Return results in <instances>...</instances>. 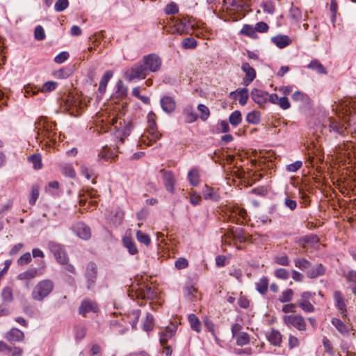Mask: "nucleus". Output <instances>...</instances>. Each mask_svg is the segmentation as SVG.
<instances>
[{"label":"nucleus","instance_id":"nucleus-53","mask_svg":"<svg viewBox=\"0 0 356 356\" xmlns=\"http://www.w3.org/2000/svg\"><path fill=\"white\" fill-rule=\"evenodd\" d=\"M290 16L296 22L301 19L302 14L298 7H292L290 10Z\"/></svg>","mask_w":356,"mask_h":356},{"label":"nucleus","instance_id":"nucleus-6","mask_svg":"<svg viewBox=\"0 0 356 356\" xmlns=\"http://www.w3.org/2000/svg\"><path fill=\"white\" fill-rule=\"evenodd\" d=\"M170 22L173 24L174 30L170 31L172 33H178L184 35L188 33V26L193 27V19L188 15H182L181 17L172 16L169 18Z\"/></svg>","mask_w":356,"mask_h":356},{"label":"nucleus","instance_id":"nucleus-46","mask_svg":"<svg viewBox=\"0 0 356 356\" xmlns=\"http://www.w3.org/2000/svg\"><path fill=\"white\" fill-rule=\"evenodd\" d=\"M298 305L307 313H312L315 309L310 301H298Z\"/></svg>","mask_w":356,"mask_h":356},{"label":"nucleus","instance_id":"nucleus-1","mask_svg":"<svg viewBox=\"0 0 356 356\" xmlns=\"http://www.w3.org/2000/svg\"><path fill=\"white\" fill-rule=\"evenodd\" d=\"M35 138L42 142L44 139L55 143L57 139L56 124L43 116L39 117L35 122Z\"/></svg>","mask_w":356,"mask_h":356},{"label":"nucleus","instance_id":"nucleus-55","mask_svg":"<svg viewBox=\"0 0 356 356\" xmlns=\"http://www.w3.org/2000/svg\"><path fill=\"white\" fill-rule=\"evenodd\" d=\"M165 12L167 15L177 14L179 12V7L175 2H171L165 6Z\"/></svg>","mask_w":356,"mask_h":356},{"label":"nucleus","instance_id":"nucleus-48","mask_svg":"<svg viewBox=\"0 0 356 356\" xmlns=\"http://www.w3.org/2000/svg\"><path fill=\"white\" fill-rule=\"evenodd\" d=\"M1 298L3 302H10L13 300L12 289L9 287H6L3 289L1 293Z\"/></svg>","mask_w":356,"mask_h":356},{"label":"nucleus","instance_id":"nucleus-29","mask_svg":"<svg viewBox=\"0 0 356 356\" xmlns=\"http://www.w3.org/2000/svg\"><path fill=\"white\" fill-rule=\"evenodd\" d=\"M184 114L185 115V121L187 123H192L197 118L195 108L192 106H187L184 110Z\"/></svg>","mask_w":356,"mask_h":356},{"label":"nucleus","instance_id":"nucleus-2","mask_svg":"<svg viewBox=\"0 0 356 356\" xmlns=\"http://www.w3.org/2000/svg\"><path fill=\"white\" fill-rule=\"evenodd\" d=\"M336 109L339 118L343 119L349 125L356 122V99H346L337 105Z\"/></svg>","mask_w":356,"mask_h":356},{"label":"nucleus","instance_id":"nucleus-58","mask_svg":"<svg viewBox=\"0 0 356 356\" xmlns=\"http://www.w3.org/2000/svg\"><path fill=\"white\" fill-rule=\"evenodd\" d=\"M274 261L281 266H289V259L288 257L286 254H282L280 256H276L274 258Z\"/></svg>","mask_w":356,"mask_h":356},{"label":"nucleus","instance_id":"nucleus-61","mask_svg":"<svg viewBox=\"0 0 356 356\" xmlns=\"http://www.w3.org/2000/svg\"><path fill=\"white\" fill-rule=\"evenodd\" d=\"M31 261V256L29 252H26L22 254L18 259L17 264L19 266H24L28 264Z\"/></svg>","mask_w":356,"mask_h":356},{"label":"nucleus","instance_id":"nucleus-3","mask_svg":"<svg viewBox=\"0 0 356 356\" xmlns=\"http://www.w3.org/2000/svg\"><path fill=\"white\" fill-rule=\"evenodd\" d=\"M54 289L53 281L45 279L38 282L33 287L31 296L33 300L42 302L49 296Z\"/></svg>","mask_w":356,"mask_h":356},{"label":"nucleus","instance_id":"nucleus-16","mask_svg":"<svg viewBox=\"0 0 356 356\" xmlns=\"http://www.w3.org/2000/svg\"><path fill=\"white\" fill-rule=\"evenodd\" d=\"M97 266L96 265L91 262L89 263L86 268V278L88 282V289H90L92 286L95 284L97 278Z\"/></svg>","mask_w":356,"mask_h":356},{"label":"nucleus","instance_id":"nucleus-25","mask_svg":"<svg viewBox=\"0 0 356 356\" xmlns=\"http://www.w3.org/2000/svg\"><path fill=\"white\" fill-rule=\"evenodd\" d=\"M325 273V268L321 264L316 266L310 267L307 271V275L310 278H316L323 275Z\"/></svg>","mask_w":356,"mask_h":356},{"label":"nucleus","instance_id":"nucleus-5","mask_svg":"<svg viewBox=\"0 0 356 356\" xmlns=\"http://www.w3.org/2000/svg\"><path fill=\"white\" fill-rule=\"evenodd\" d=\"M156 115L153 112L149 113L147 115V131L140 137V142L147 145L152 142H156L161 137L156 129Z\"/></svg>","mask_w":356,"mask_h":356},{"label":"nucleus","instance_id":"nucleus-11","mask_svg":"<svg viewBox=\"0 0 356 356\" xmlns=\"http://www.w3.org/2000/svg\"><path fill=\"white\" fill-rule=\"evenodd\" d=\"M72 229L79 238L83 240H88L91 237L90 228L83 222L74 223L72 227Z\"/></svg>","mask_w":356,"mask_h":356},{"label":"nucleus","instance_id":"nucleus-22","mask_svg":"<svg viewBox=\"0 0 356 356\" xmlns=\"http://www.w3.org/2000/svg\"><path fill=\"white\" fill-rule=\"evenodd\" d=\"M334 299L335 302V305L340 311V313L343 318L346 316V306L344 302L343 297L341 293L339 291H337L334 293Z\"/></svg>","mask_w":356,"mask_h":356},{"label":"nucleus","instance_id":"nucleus-13","mask_svg":"<svg viewBox=\"0 0 356 356\" xmlns=\"http://www.w3.org/2000/svg\"><path fill=\"white\" fill-rule=\"evenodd\" d=\"M241 69L245 74L243 80V84L248 86L255 79L256 71L248 63H243L242 64Z\"/></svg>","mask_w":356,"mask_h":356},{"label":"nucleus","instance_id":"nucleus-63","mask_svg":"<svg viewBox=\"0 0 356 356\" xmlns=\"http://www.w3.org/2000/svg\"><path fill=\"white\" fill-rule=\"evenodd\" d=\"M58 83L55 81H47L44 83L41 88L42 92H51L56 89Z\"/></svg>","mask_w":356,"mask_h":356},{"label":"nucleus","instance_id":"nucleus-32","mask_svg":"<svg viewBox=\"0 0 356 356\" xmlns=\"http://www.w3.org/2000/svg\"><path fill=\"white\" fill-rule=\"evenodd\" d=\"M112 76H113V72L110 70H108L104 73V74L103 75V76L102 77V79L100 80L99 86V90L101 92H105L107 83L109 81V80L111 79Z\"/></svg>","mask_w":356,"mask_h":356},{"label":"nucleus","instance_id":"nucleus-64","mask_svg":"<svg viewBox=\"0 0 356 356\" xmlns=\"http://www.w3.org/2000/svg\"><path fill=\"white\" fill-rule=\"evenodd\" d=\"M275 275L279 279L287 280L289 277V273L284 268H278L275 271Z\"/></svg>","mask_w":356,"mask_h":356},{"label":"nucleus","instance_id":"nucleus-56","mask_svg":"<svg viewBox=\"0 0 356 356\" xmlns=\"http://www.w3.org/2000/svg\"><path fill=\"white\" fill-rule=\"evenodd\" d=\"M154 326V318L152 314H147L144 322V330L146 331L152 330Z\"/></svg>","mask_w":356,"mask_h":356},{"label":"nucleus","instance_id":"nucleus-45","mask_svg":"<svg viewBox=\"0 0 356 356\" xmlns=\"http://www.w3.org/2000/svg\"><path fill=\"white\" fill-rule=\"evenodd\" d=\"M197 41L193 38H186L181 42L184 49H195L197 47Z\"/></svg>","mask_w":356,"mask_h":356},{"label":"nucleus","instance_id":"nucleus-17","mask_svg":"<svg viewBox=\"0 0 356 356\" xmlns=\"http://www.w3.org/2000/svg\"><path fill=\"white\" fill-rule=\"evenodd\" d=\"M252 100L259 105H262L268 101V93L261 90L254 88L251 92Z\"/></svg>","mask_w":356,"mask_h":356},{"label":"nucleus","instance_id":"nucleus-60","mask_svg":"<svg viewBox=\"0 0 356 356\" xmlns=\"http://www.w3.org/2000/svg\"><path fill=\"white\" fill-rule=\"evenodd\" d=\"M49 248L50 251L52 252V254H54V256L64 251V250L63 249V248L61 247L60 245L54 243V242H50L49 243Z\"/></svg>","mask_w":356,"mask_h":356},{"label":"nucleus","instance_id":"nucleus-23","mask_svg":"<svg viewBox=\"0 0 356 356\" xmlns=\"http://www.w3.org/2000/svg\"><path fill=\"white\" fill-rule=\"evenodd\" d=\"M163 172V179L166 190L170 193L175 191V178L174 175L170 171H161Z\"/></svg>","mask_w":356,"mask_h":356},{"label":"nucleus","instance_id":"nucleus-43","mask_svg":"<svg viewBox=\"0 0 356 356\" xmlns=\"http://www.w3.org/2000/svg\"><path fill=\"white\" fill-rule=\"evenodd\" d=\"M156 295V293L154 292V289L147 285L141 289V292L140 293V296H141L143 298H153Z\"/></svg>","mask_w":356,"mask_h":356},{"label":"nucleus","instance_id":"nucleus-4","mask_svg":"<svg viewBox=\"0 0 356 356\" xmlns=\"http://www.w3.org/2000/svg\"><path fill=\"white\" fill-rule=\"evenodd\" d=\"M106 120L109 124L114 127L117 137L120 138V142L123 143L124 138L129 136L132 130V123L130 121H126L123 119L118 118L114 116L112 118L109 117Z\"/></svg>","mask_w":356,"mask_h":356},{"label":"nucleus","instance_id":"nucleus-57","mask_svg":"<svg viewBox=\"0 0 356 356\" xmlns=\"http://www.w3.org/2000/svg\"><path fill=\"white\" fill-rule=\"evenodd\" d=\"M198 111L201 113L200 118L202 120H206L209 116V110L207 106L204 104H199L197 106Z\"/></svg>","mask_w":356,"mask_h":356},{"label":"nucleus","instance_id":"nucleus-9","mask_svg":"<svg viewBox=\"0 0 356 356\" xmlns=\"http://www.w3.org/2000/svg\"><path fill=\"white\" fill-rule=\"evenodd\" d=\"M228 217L230 221L236 224H243L246 219V211L238 206H230L228 208Z\"/></svg>","mask_w":356,"mask_h":356},{"label":"nucleus","instance_id":"nucleus-19","mask_svg":"<svg viewBox=\"0 0 356 356\" xmlns=\"http://www.w3.org/2000/svg\"><path fill=\"white\" fill-rule=\"evenodd\" d=\"M97 310L98 307L95 302L90 300H86L81 302V305L79 307V314L83 316H86L87 313L90 312L95 313L97 312Z\"/></svg>","mask_w":356,"mask_h":356},{"label":"nucleus","instance_id":"nucleus-7","mask_svg":"<svg viewBox=\"0 0 356 356\" xmlns=\"http://www.w3.org/2000/svg\"><path fill=\"white\" fill-rule=\"evenodd\" d=\"M148 74L147 66L140 60L126 71L124 78L128 81H132L134 79H144Z\"/></svg>","mask_w":356,"mask_h":356},{"label":"nucleus","instance_id":"nucleus-31","mask_svg":"<svg viewBox=\"0 0 356 356\" xmlns=\"http://www.w3.org/2000/svg\"><path fill=\"white\" fill-rule=\"evenodd\" d=\"M307 67L312 70L316 71L319 74H327L325 67L316 59L312 60L307 65Z\"/></svg>","mask_w":356,"mask_h":356},{"label":"nucleus","instance_id":"nucleus-26","mask_svg":"<svg viewBox=\"0 0 356 356\" xmlns=\"http://www.w3.org/2000/svg\"><path fill=\"white\" fill-rule=\"evenodd\" d=\"M267 337L270 343L275 346H280L282 341L281 333L275 330H272Z\"/></svg>","mask_w":356,"mask_h":356},{"label":"nucleus","instance_id":"nucleus-21","mask_svg":"<svg viewBox=\"0 0 356 356\" xmlns=\"http://www.w3.org/2000/svg\"><path fill=\"white\" fill-rule=\"evenodd\" d=\"M230 97L233 99H236L237 97H238L240 104L244 106L247 103L249 97L248 89L246 88L237 89L230 93Z\"/></svg>","mask_w":356,"mask_h":356},{"label":"nucleus","instance_id":"nucleus-24","mask_svg":"<svg viewBox=\"0 0 356 356\" xmlns=\"http://www.w3.org/2000/svg\"><path fill=\"white\" fill-rule=\"evenodd\" d=\"M24 338L23 332L17 328H12L6 334V339L9 341L19 342Z\"/></svg>","mask_w":356,"mask_h":356},{"label":"nucleus","instance_id":"nucleus-20","mask_svg":"<svg viewBox=\"0 0 356 356\" xmlns=\"http://www.w3.org/2000/svg\"><path fill=\"white\" fill-rule=\"evenodd\" d=\"M202 195L205 200H210L214 202H218L220 199V196L218 193V189L215 190L207 184L203 188Z\"/></svg>","mask_w":356,"mask_h":356},{"label":"nucleus","instance_id":"nucleus-37","mask_svg":"<svg viewBox=\"0 0 356 356\" xmlns=\"http://www.w3.org/2000/svg\"><path fill=\"white\" fill-rule=\"evenodd\" d=\"M268 280L267 277H261L257 283V290L261 293V294H265L268 291Z\"/></svg>","mask_w":356,"mask_h":356},{"label":"nucleus","instance_id":"nucleus-39","mask_svg":"<svg viewBox=\"0 0 356 356\" xmlns=\"http://www.w3.org/2000/svg\"><path fill=\"white\" fill-rule=\"evenodd\" d=\"M293 291L291 289H288L282 291L279 298V301L282 303L289 302L293 300Z\"/></svg>","mask_w":356,"mask_h":356},{"label":"nucleus","instance_id":"nucleus-38","mask_svg":"<svg viewBox=\"0 0 356 356\" xmlns=\"http://www.w3.org/2000/svg\"><path fill=\"white\" fill-rule=\"evenodd\" d=\"M332 323L341 334L345 335L348 333V327L340 319L334 318L332 320Z\"/></svg>","mask_w":356,"mask_h":356},{"label":"nucleus","instance_id":"nucleus-10","mask_svg":"<svg viewBox=\"0 0 356 356\" xmlns=\"http://www.w3.org/2000/svg\"><path fill=\"white\" fill-rule=\"evenodd\" d=\"M141 62L147 66V70L149 74L150 72H157L161 66V60L160 57L154 54L144 56Z\"/></svg>","mask_w":356,"mask_h":356},{"label":"nucleus","instance_id":"nucleus-34","mask_svg":"<svg viewBox=\"0 0 356 356\" xmlns=\"http://www.w3.org/2000/svg\"><path fill=\"white\" fill-rule=\"evenodd\" d=\"M38 270L36 268H31L19 273L17 279L19 280H29L34 278L37 275Z\"/></svg>","mask_w":356,"mask_h":356},{"label":"nucleus","instance_id":"nucleus-35","mask_svg":"<svg viewBox=\"0 0 356 356\" xmlns=\"http://www.w3.org/2000/svg\"><path fill=\"white\" fill-rule=\"evenodd\" d=\"M188 179L192 186H196L200 183V174L197 169H192L188 173Z\"/></svg>","mask_w":356,"mask_h":356},{"label":"nucleus","instance_id":"nucleus-30","mask_svg":"<svg viewBox=\"0 0 356 356\" xmlns=\"http://www.w3.org/2000/svg\"><path fill=\"white\" fill-rule=\"evenodd\" d=\"M99 157L106 161H113L117 157V155L111 150L107 145L103 147L102 149L99 153Z\"/></svg>","mask_w":356,"mask_h":356},{"label":"nucleus","instance_id":"nucleus-18","mask_svg":"<svg viewBox=\"0 0 356 356\" xmlns=\"http://www.w3.org/2000/svg\"><path fill=\"white\" fill-rule=\"evenodd\" d=\"M338 149L339 153L344 155L348 159L355 156V145L350 141H346V143L339 145Z\"/></svg>","mask_w":356,"mask_h":356},{"label":"nucleus","instance_id":"nucleus-59","mask_svg":"<svg viewBox=\"0 0 356 356\" xmlns=\"http://www.w3.org/2000/svg\"><path fill=\"white\" fill-rule=\"evenodd\" d=\"M34 37L38 40H42L45 38V33L43 28L38 25L35 28Z\"/></svg>","mask_w":356,"mask_h":356},{"label":"nucleus","instance_id":"nucleus-50","mask_svg":"<svg viewBox=\"0 0 356 356\" xmlns=\"http://www.w3.org/2000/svg\"><path fill=\"white\" fill-rule=\"evenodd\" d=\"M232 235L234 238L238 239L240 242H245L247 241V236L242 229H236L235 232H232ZM250 237V236H248Z\"/></svg>","mask_w":356,"mask_h":356},{"label":"nucleus","instance_id":"nucleus-8","mask_svg":"<svg viewBox=\"0 0 356 356\" xmlns=\"http://www.w3.org/2000/svg\"><path fill=\"white\" fill-rule=\"evenodd\" d=\"M284 325L289 327H294L298 331L306 330L307 324L304 317L300 314L284 315L282 317Z\"/></svg>","mask_w":356,"mask_h":356},{"label":"nucleus","instance_id":"nucleus-36","mask_svg":"<svg viewBox=\"0 0 356 356\" xmlns=\"http://www.w3.org/2000/svg\"><path fill=\"white\" fill-rule=\"evenodd\" d=\"M123 243L131 254H136L138 252V249L136 248V243L130 237H124L123 238Z\"/></svg>","mask_w":356,"mask_h":356},{"label":"nucleus","instance_id":"nucleus-14","mask_svg":"<svg viewBox=\"0 0 356 356\" xmlns=\"http://www.w3.org/2000/svg\"><path fill=\"white\" fill-rule=\"evenodd\" d=\"M240 326L237 324L234 325L232 327V332L233 334V337L236 340V343L238 346H244L248 344L250 342V337L245 332H237L239 330Z\"/></svg>","mask_w":356,"mask_h":356},{"label":"nucleus","instance_id":"nucleus-27","mask_svg":"<svg viewBox=\"0 0 356 356\" xmlns=\"http://www.w3.org/2000/svg\"><path fill=\"white\" fill-rule=\"evenodd\" d=\"M272 41L279 48H284L291 42L287 35H276L272 38Z\"/></svg>","mask_w":356,"mask_h":356},{"label":"nucleus","instance_id":"nucleus-62","mask_svg":"<svg viewBox=\"0 0 356 356\" xmlns=\"http://www.w3.org/2000/svg\"><path fill=\"white\" fill-rule=\"evenodd\" d=\"M298 306V302L296 304L295 303H288L286 305H284L282 311V312L285 314L289 313H295L296 312V307Z\"/></svg>","mask_w":356,"mask_h":356},{"label":"nucleus","instance_id":"nucleus-52","mask_svg":"<svg viewBox=\"0 0 356 356\" xmlns=\"http://www.w3.org/2000/svg\"><path fill=\"white\" fill-rule=\"evenodd\" d=\"M89 197L90 199L95 198L96 195L94 193V191L92 189L90 191H87L85 194H79V204L80 206H83L86 204V198L85 196Z\"/></svg>","mask_w":356,"mask_h":356},{"label":"nucleus","instance_id":"nucleus-47","mask_svg":"<svg viewBox=\"0 0 356 356\" xmlns=\"http://www.w3.org/2000/svg\"><path fill=\"white\" fill-rule=\"evenodd\" d=\"M136 238L140 243H143L145 245H148L151 242L150 237L140 230H138L136 232Z\"/></svg>","mask_w":356,"mask_h":356},{"label":"nucleus","instance_id":"nucleus-28","mask_svg":"<svg viewBox=\"0 0 356 356\" xmlns=\"http://www.w3.org/2000/svg\"><path fill=\"white\" fill-rule=\"evenodd\" d=\"M327 122L329 124V127L330 129L333 130L336 133L343 135L346 131V128L343 125L341 124L338 122L336 121V120L329 118L327 119Z\"/></svg>","mask_w":356,"mask_h":356},{"label":"nucleus","instance_id":"nucleus-51","mask_svg":"<svg viewBox=\"0 0 356 356\" xmlns=\"http://www.w3.org/2000/svg\"><path fill=\"white\" fill-rule=\"evenodd\" d=\"M29 161L33 164L35 169H40L42 167L41 156L37 154H33L29 157Z\"/></svg>","mask_w":356,"mask_h":356},{"label":"nucleus","instance_id":"nucleus-33","mask_svg":"<svg viewBox=\"0 0 356 356\" xmlns=\"http://www.w3.org/2000/svg\"><path fill=\"white\" fill-rule=\"evenodd\" d=\"M188 318L192 330L196 332H200L201 331V322L199 318L194 314H189Z\"/></svg>","mask_w":356,"mask_h":356},{"label":"nucleus","instance_id":"nucleus-49","mask_svg":"<svg viewBox=\"0 0 356 356\" xmlns=\"http://www.w3.org/2000/svg\"><path fill=\"white\" fill-rule=\"evenodd\" d=\"M241 33L250 37H254L256 35L255 27L254 28L250 25L245 24L241 30Z\"/></svg>","mask_w":356,"mask_h":356},{"label":"nucleus","instance_id":"nucleus-40","mask_svg":"<svg viewBox=\"0 0 356 356\" xmlns=\"http://www.w3.org/2000/svg\"><path fill=\"white\" fill-rule=\"evenodd\" d=\"M229 120L232 126H238L242 121L241 113L239 111H235L231 113Z\"/></svg>","mask_w":356,"mask_h":356},{"label":"nucleus","instance_id":"nucleus-44","mask_svg":"<svg viewBox=\"0 0 356 356\" xmlns=\"http://www.w3.org/2000/svg\"><path fill=\"white\" fill-rule=\"evenodd\" d=\"M40 193V187L37 184H34L31 188V193L29 198V204L31 205L35 204L37 199L38 198Z\"/></svg>","mask_w":356,"mask_h":356},{"label":"nucleus","instance_id":"nucleus-42","mask_svg":"<svg viewBox=\"0 0 356 356\" xmlns=\"http://www.w3.org/2000/svg\"><path fill=\"white\" fill-rule=\"evenodd\" d=\"M246 120L251 124H259L260 122V113L255 111L248 113L246 115Z\"/></svg>","mask_w":356,"mask_h":356},{"label":"nucleus","instance_id":"nucleus-15","mask_svg":"<svg viewBox=\"0 0 356 356\" xmlns=\"http://www.w3.org/2000/svg\"><path fill=\"white\" fill-rule=\"evenodd\" d=\"M160 103L163 111L166 113H172L176 108V102L175 99L170 96H163L161 99Z\"/></svg>","mask_w":356,"mask_h":356},{"label":"nucleus","instance_id":"nucleus-54","mask_svg":"<svg viewBox=\"0 0 356 356\" xmlns=\"http://www.w3.org/2000/svg\"><path fill=\"white\" fill-rule=\"evenodd\" d=\"M68 6V0H58L54 5V8L57 12H62L65 10Z\"/></svg>","mask_w":356,"mask_h":356},{"label":"nucleus","instance_id":"nucleus-12","mask_svg":"<svg viewBox=\"0 0 356 356\" xmlns=\"http://www.w3.org/2000/svg\"><path fill=\"white\" fill-rule=\"evenodd\" d=\"M177 327L178 324L177 322H172L161 332L160 343L162 346H164L168 340L174 336L177 330Z\"/></svg>","mask_w":356,"mask_h":356},{"label":"nucleus","instance_id":"nucleus-41","mask_svg":"<svg viewBox=\"0 0 356 356\" xmlns=\"http://www.w3.org/2000/svg\"><path fill=\"white\" fill-rule=\"evenodd\" d=\"M295 266L301 270H308L311 267V263L305 259H296L294 260Z\"/></svg>","mask_w":356,"mask_h":356}]
</instances>
